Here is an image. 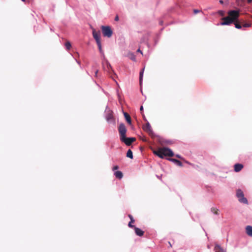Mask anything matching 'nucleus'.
<instances>
[{"instance_id":"nucleus-10","label":"nucleus","mask_w":252,"mask_h":252,"mask_svg":"<svg viewBox=\"0 0 252 252\" xmlns=\"http://www.w3.org/2000/svg\"><path fill=\"white\" fill-rule=\"evenodd\" d=\"M133 228H134V229L135 230V233L137 236H142L144 235V232L143 230H142L141 229H140L138 227H136L135 226L134 227H133Z\"/></svg>"},{"instance_id":"nucleus-25","label":"nucleus","mask_w":252,"mask_h":252,"mask_svg":"<svg viewBox=\"0 0 252 252\" xmlns=\"http://www.w3.org/2000/svg\"><path fill=\"white\" fill-rule=\"evenodd\" d=\"M143 74V69L140 72V81L141 82Z\"/></svg>"},{"instance_id":"nucleus-12","label":"nucleus","mask_w":252,"mask_h":252,"mask_svg":"<svg viewBox=\"0 0 252 252\" xmlns=\"http://www.w3.org/2000/svg\"><path fill=\"white\" fill-rule=\"evenodd\" d=\"M246 232L248 236L252 237V226L250 225L247 226L246 227Z\"/></svg>"},{"instance_id":"nucleus-35","label":"nucleus","mask_w":252,"mask_h":252,"mask_svg":"<svg viewBox=\"0 0 252 252\" xmlns=\"http://www.w3.org/2000/svg\"><path fill=\"white\" fill-rule=\"evenodd\" d=\"M220 3H223V1H222V0H220Z\"/></svg>"},{"instance_id":"nucleus-20","label":"nucleus","mask_w":252,"mask_h":252,"mask_svg":"<svg viewBox=\"0 0 252 252\" xmlns=\"http://www.w3.org/2000/svg\"><path fill=\"white\" fill-rule=\"evenodd\" d=\"M65 47L66 48L69 50H70V49L71 48V43L69 42V41H67L66 42L65 44Z\"/></svg>"},{"instance_id":"nucleus-23","label":"nucleus","mask_w":252,"mask_h":252,"mask_svg":"<svg viewBox=\"0 0 252 252\" xmlns=\"http://www.w3.org/2000/svg\"><path fill=\"white\" fill-rule=\"evenodd\" d=\"M252 24L251 23H245L243 24L242 26L245 28H248L251 27Z\"/></svg>"},{"instance_id":"nucleus-5","label":"nucleus","mask_w":252,"mask_h":252,"mask_svg":"<svg viewBox=\"0 0 252 252\" xmlns=\"http://www.w3.org/2000/svg\"><path fill=\"white\" fill-rule=\"evenodd\" d=\"M118 129L120 134V139H121L126 136L127 129L125 125L123 123H121L119 125Z\"/></svg>"},{"instance_id":"nucleus-16","label":"nucleus","mask_w":252,"mask_h":252,"mask_svg":"<svg viewBox=\"0 0 252 252\" xmlns=\"http://www.w3.org/2000/svg\"><path fill=\"white\" fill-rule=\"evenodd\" d=\"M170 160L173 161L175 162L177 165H178L179 166H182V163L179 160L174 159V158H170L169 159Z\"/></svg>"},{"instance_id":"nucleus-18","label":"nucleus","mask_w":252,"mask_h":252,"mask_svg":"<svg viewBox=\"0 0 252 252\" xmlns=\"http://www.w3.org/2000/svg\"><path fill=\"white\" fill-rule=\"evenodd\" d=\"M211 212L214 213V214L215 215H218L219 214V209L216 208H215V207H212L211 208Z\"/></svg>"},{"instance_id":"nucleus-6","label":"nucleus","mask_w":252,"mask_h":252,"mask_svg":"<svg viewBox=\"0 0 252 252\" xmlns=\"http://www.w3.org/2000/svg\"><path fill=\"white\" fill-rule=\"evenodd\" d=\"M142 128L143 129L148 133V134L152 138H154L155 136V134H154L149 122H147L145 125L143 126Z\"/></svg>"},{"instance_id":"nucleus-30","label":"nucleus","mask_w":252,"mask_h":252,"mask_svg":"<svg viewBox=\"0 0 252 252\" xmlns=\"http://www.w3.org/2000/svg\"><path fill=\"white\" fill-rule=\"evenodd\" d=\"M107 66L108 68H111L110 64L108 63H107Z\"/></svg>"},{"instance_id":"nucleus-31","label":"nucleus","mask_w":252,"mask_h":252,"mask_svg":"<svg viewBox=\"0 0 252 252\" xmlns=\"http://www.w3.org/2000/svg\"><path fill=\"white\" fill-rule=\"evenodd\" d=\"M142 140L143 141H147V139L146 138H143L142 139Z\"/></svg>"},{"instance_id":"nucleus-32","label":"nucleus","mask_w":252,"mask_h":252,"mask_svg":"<svg viewBox=\"0 0 252 252\" xmlns=\"http://www.w3.org/2000/svg\"><path fill=\"white\" fill-rule=\"evenodd\" d=\"M137 52H140V53H141V54L142 53V52H141V51L140 50V49H138L137 50Z\"/></svg>"},{"instance_id":"nucleus-1","label":"nucleus","mask_w":252,"mask_h":252,"mask_svg":"<svg viewBox=\"0 0 252 252\" xmlns=\"http://www.w3.org/2000/svg\"><path fill=\"white\" fill-rule=\"evenodd\" d=\"M239 16L240 12L239 10H229L227 12V16L221 18L222 22L220 23V25H230L234 23L236 28L240 29L242 28V25L238 22Z\"/></svg>"},{"instance_id":"nucleus-33","label":"nucleus","mask_w":252,"mask_h":252,"mask_svg":"<svg viewBox=\"0 0 252 252\" xmlns=\"http://www.w3.org/2000/svg\"><path fill=\"white\" fill-rule=\"evenodd\" d=\"M252 0H247L248 3H250L252 2Z\"/></svg>"},{"instance_id":"nucleus-2","label":"nucleus","mask_w":252,"mask_h":252,"mask_svg":"<svg viewBox=\"0 0 252 252\" xmlns=\"http://www.w3.org/2000/svg\"><path fill=\"white\" fill-rule=\"evenodd\" d=\"M154 153L161 158L164 156L172 157L174 155L173 152L169 148H163L155 151Z\"/></svg>"},{"instance_id":"nucleus-4","label":"nucleus","mask_w":252,"mask_h":252,"mask_svg":"<svg viewBox=\"0 0 252 252\" xmlns=\"http://www.w3.org/2000/svg\"><path fill=\"white\" fill-rule=\"evenodd\" d=\"M101 30L104 36L110 37L112 36L113 32L110 27L102 26Z\"/></svg>"},{"instance_id":"nucleus-26","label":"nucleus","mask_w":252,"mask_h":252,"mask_svg":"<svg viewBox=\"0 0 252 252\" xmlns=\"http://www.w3.org/2000/svg\"><path fill=\"white\" fill-rule=\"evenodd\" d=\"M130 58L133 61H135V57L133 54H131Z\"/></svg>"},{"instance_id":"nucleus-17","label":"nucleus","mask_w":252,"mask_h":252,"mask_svg":"<svg viewBox=\"0 0 252 252\" xmlns=\"http://www.w3.org/2000/svg\"><path fill=\"white\" fill-rule=\"evenodd\" d=\"M215 252H225L224 251L219 245L215 247Z\"/></svg>"},{"instance_id":"nucleus-22","label":"nucleus","mask_w":252,"mask_h":252,"mask_svg":"<svg viewBox=\"0 0 252 252\" xmlns=\"http://www.w3.org/2000/svg\"><path fill=\"white\" fill-rule=\"evenodd\" d=\"M218 13L221 16H224L225 14V12L223 10H219Z\"/></svg>"},{"instance_id":"nucleus-3","label":"nucleus","mask_w":252,"mask_h":252,"mask_svg":"<svg viewBox=\"0 0 252 252\" xmlns=\"http://www.w3.org/2000/svg\"><path fill=\"white\" fill-rule=\"evenodd\" d=\"M236 196L239 202L244 204H248V200L247 198L245 197L244 194L241 189H238L237 190Z\"/></svg>"},{"instance_id":"nucleus-14","label":"nucleus","mask_w":252,"mask_h":252,"mask_svg":"<svg viewBox=\"0 0 252 252\" xmlns=\"http://www.w3.org/2000/svg\"><path fill=\"white\" fill-rule=\"evenodd\" d=\"M124 114L125 118L126 121H127V123L129 125H131V117L129 116V115L126 112L124 113Z\"/></svg>"},{"instance_id":"nucleus-27","label":"nucleus","mask_w":252,"mask_h":252,"mask_svg":"<svg viewBox=\"0 0 252 252\" xmlns=\"http://www.w3.org/2000/svg\"><path fill=\"white\" fill-rule=\"evenodd\" d=\"M200 10H198V9H194L193 10V13L196 14L199 12H200Z\"/></svg>"},{"instance_id":"nucleus-9","label":"nucleus","mask_w":252,"mask_h":252,"mask_svg":"<svg viewBox=\"0 0 252 252\" xmlns=\"http://www.w3.org/2000/svg\"><path fill=\"white\" fill-rule=\"evenodd\" d=\"M106 120L108 123H115V120L114 119L112 113H109L107 114L106 117Z\"/></svg>"},{"instance_id":"nucleus-29","label":"nucleus","mask_w":252,"mask_h":252,"mask_svg":"<svg viewBox=\"0 0 252 252\" xmlns=\"http://www.w3.org/2000/svg\"><path fill=\"white\" fill-rule=\"evenodd\" d=\"M119 18L118 15H116L115 18V20L116 21H119Z\"/></svg>"},{"instance_id":"nucleus-11","label":"nucleus","mask_w":252,"mask_h":252,"mask_svg":"<svg viewBox=\"0 0 252 252\" xmlns=\"http://www.w3.org/2000/svg\"><path fill=\"white\" fill-rule=\"evenodd\" d=\"M243 168L242 164L237 163L234 165V171L236 172L240 171Z\"/></svg>"},{"instance_id":"nucleus-15","label":"nucleus","mask_w":252,"mask_h":252,"mask_svg":"<svg viewBox=\"0 0 252 252\" xmlns=\"http://www.w3.org/2000/svg\"><path fill=\"white\" fill-rule=\"evenodd\" d=\"M114 175L117 178L119 179H122L123 177V174L120 171H117L115 172L114 173Z\"/></svg>"},{"instance_id":"nucleus-8","label":"nucleus","mask_w":252,"mask_h":252,"mask_svg":"<svg viewBox=\"0 0 252 252\" xmlns=\"http://www.w3.org/2000/svg\"><path fill=\"white\" fill-rule=\"evenodd\" d=\"M93 35L96 42L100 41V32L99 31L96 32L94 30L93 31Z\"/></svg>"},{"instance_id":"nucleus-34","label":"nucleus","mask_w":252,"mask_h":252,"mask_svg":"<svg viewBox=\"0 0 252 252\" xmlns=\"http://www.w3.org/2000/svg\"><path fill=\"white\" fill-rule=\"evenodd\" d=\"M176 157H177V158H181V157L179 155H177L176 156Z\"/></svg>"},{"instance_id":"nucleus-19","label":"nucleus","mask_w":252,"mask_h":252,"mask_svg":"<svg viewBox=\"0 0 252 252\" xmlns=\"http://www.w3.org/2000/svg\"><path fill=\"white\" fill-rule=\"evenodd\" d=\"M126 157L131 158V159H132L133 158V154H132V152L131 151V150L129 149L127 152V153H126Z\"/></svg>"},{"instance_id":"nucleus-24","label":"nucleus","mask_w":252,"mask_h":252,"mask_svg":"<svg viewBox=\"0 0 252 252\" xmlns=\"http://www.w3.org/2000/svg\"><path fill=\"white\" fill-rule=\"evenodd\" d=\"M140 110L141 113V114H142V115L143 116V118L145 119V120H146V119H145V115H144V114H143V107L142 106H141L140 107Z\"/></svg>"},{"instance_id":"nucleus-13","label":"nucleus","mask_w":252,"mask_h":252,"mask_svg":"<svg viewBox=\"0 0 252 252\" xmlns=\"http://www.w3.org/2000/svg\"><path fill=\"white\" fill-rule=\"evenodd\" d=\"M128 217L129 218L130 221L129 222L128 224V226L130 228H133L135 227L134 225H132V223H134L135 221V220H134L132 216L130 214H129L128 215Z\"/></svg>"},{"instance_id":"nucleus-28","label":"nucleus","mask_w":252,"mask_h":252,"mask_svg":"<svg viewBox=\"0 0 252 252\" xmlns=\"http://www.w3.org/2000/svg\"><path fill=\"white\" fill-rule=\"evenodd\" d=\"M119 168V166L118 165H116L113 167L112 170L113 171L117 170Z\"/></svg>"},{"instance_id":"nucleus-21","label":"nucleus","mask_w":252,"mask_h":252,"mask_svg":"<svg viewBox=\"0 0 252 252\" xmlns=\"http://www.w3.org/2000/svg\"><path fill=\"white\" fill-rule=\"evenodd\" d=\"M96 43H97V45L98 46L99 52L101 53H103V51H102V47H101V42L100 41L97 42H96Z\"/></svg>"},{"instance_id":"nucleus-7","label":"nucleus","mask_w":252,"mask_h":252,"mask_svg":"<svg viewBox=\"0 0 252 252\" xmlns=\"http://www.w3.org/2000/svg\"><path fill=\"white\" fill-rule=\"evenodd\" d=\"M121 141L127 146H130L132 143L135 141L136 138L134 137H126V136L120 139Z\"/></svg>"}]
</instances>
